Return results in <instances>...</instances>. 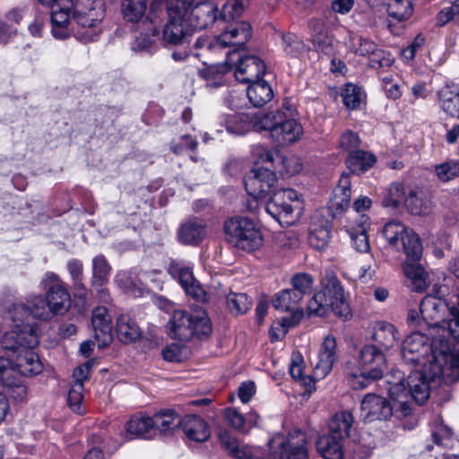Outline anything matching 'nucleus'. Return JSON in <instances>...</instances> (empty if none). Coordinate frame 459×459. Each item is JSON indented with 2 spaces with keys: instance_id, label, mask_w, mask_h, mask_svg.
I'll use <instances>...</instances> for the list:
<instances>
[{
  "instance_id": "1",
  "label": "nucleus",
  "mask_w": 459,
  "mask_h": 459,
  "mask_svg": "<svg viewBox=\"0 0 459 459\" xmlns=\"http://www.w3.org/2000/svg\"><path fill=\"white\" fill-rule=\"evenodd\" d=\"M432 341L420 332H413L403 341L402 358L407 364L441 369L437 381L443 379L447 384L459 381V342H455L447 333L437 334L429 332Z\"/></svg>"
},
{
  "instance_id": "2",
  "label": "nucleus",
  "mask_w": 459,
  "mask_h": 459,
  "mask_svg": "<svg viewBox=\"0 0 459 459\" xmlns=\"http://www.w3.org/2000/svg\"><path fill=\"white\" fill-rule=\"evenodd\" d=\"M219 439L228 453L238 459H310L305 435L301 432L288 437L275 435L268 441L266 449L249 446L225 429L219 432Z\"/></svg>"
},
{
  "instance_id": "3",
  "label": "nucleus",
  "mask_w": 459,
  "mask_h": 459,
  "mask_svg": "<svg viewBox=\"0 0 459 459\" xmlns=\"http://www.w3.org/2000/svg\"><path fill=\"white\" fill-rule=\"evenodd\" d=\"M441 369L438 367L427 368L425 371L414 370L404 380V374L396 369L386 375L387 391L390 400L399 403L401 416H410L411 402L421 405L429 397L430 385L437 382Z\"/></svg>"
},
{
  "instance_id": "4",
  "label": "nucleus",
  "mask_w": 459,
  "mask_h": 459,
  "mask_svg": "<svg viewBox=\"0 0 459 459\" xmlns=\"http://www.w3.org/2000/svg\"><path fill=\"white\" fill-rule=\"evenodd\" d=\"M382 232L390 247L402 249L405 255L403 269L411 281V290L424 291L427 288L426 272L420 264L423 247L419 235L399 221L386 222Z\"/></svg>"
},
{
  "instance_id": "5",
  "label": "nucleus",
  "mask_w": 459,
  "mask_h": 459,
  "mask_svg": "<svg viewBox=\"0 0 459 459\" xmlns=\"http://www.w3.org/2000/svg\"><path fill=\"white\" fill-rule=\"evenodd\" d=\"M39 342L38 331L31 325L17 324L12 331L4 334L2 347L5 351L13 353L15 372L24 377H33L42 371V363L33 351Z\"/></svg>"
},
{
  "instance_id": "6",
  "label": "nucleus",
  "mask_w": 459,
  "mask_h": 459,
  "mask_svg": "<svg viewBox=\"0 0 459 459\" xmlns=\"http://www.w3.org/2000/svg\"><path fill=\"white\" fill-rule=\"evenodd\" d=\"M251 35L250 24L247 22H238L227 27L218 36L223 49L233 48V50L227 53V59L224 63L209 65L201 72L203 77L207 81L208 87L217 88L223 84L222 75L231 69V55L242 49L250 39Z\"/></svg>"
},
{
  "instance_id": "7",
  "label": "nucleus",
  "mask_w": 459,
  "mask_h": 459,
  "mask_svg": "<svg viewBox=\"0 0 459 459\" xmlns=\"http://www.w3.org/2000/svg\"><path fill=\"white\" fill-rule=\"evenodd\" d=\"M359 362L363 368L351 366L346 368L348 383L354 390L365 389L374 381L381 379L387 368L384 351L373 344L361 348Z\"/></svg>"
},
{
  "instance_id": "8",
  "label": "nucleus",
  "mask_w": 459,
  "mask_h": 459,
  "mask_svg": "<svg viewBox=\"0 0 459 459\" xmlns=\"http://www.w3.org/2000/svg\"><path fill=\"white\" fill-rule=\"evenodd\" d=\"M323 289L316 291L309 299L307 311L309 316H324L330 311L345 320L350 316V307L343 297V290L338 279L333 275H327L326 282H323Z\"/></svg>"
},
{
  "instance_id": "9",
  "label": "nucleus",
  "mask_w": 459,
  "mask_h": 459,
  "mask_svg": "<svg viewBox=\"0 0 459 459\" xmlns=\"http://www.w3.org/2000/svg\"><path fill=\"white\" fill-rule=\"evenodd\" d=\"M75 35L84 42L94 41L101 32L100 24L104 18L102 0H75L71 4Z\"/></svg>"
},
{
  "instance_id": "10",
  "label": "nucleus",
  "mask_w": 459,
  "mask_h": 459,
  "mask_svg": "<svg viewBox=\"0 0 459 459\" xmlns=\"http://www.w3.org/2000/svg\"><path fill=\"white\" fill-rule=\"evenodd\" d=\"M277 110L264 114L257 119L256 129L267 130L270 136L278 145H288L298 141L303 134L302 126L296 119L290 117L292 110Z\"/></svg>"
},
{
  "instance_id": "11",
  "label": "nucleus",
  "mask_w": 459,
  "mask_h": 459,
  "mask_svg": "<svg viewBox=\"0 0 459 459\" xmlns=\"http://www.w3.org/2000/svg\"><path fill=\"white\" fill-rule=\"evenodd\" d=\"M168 325L171 338L182 342H187L194 336H208L212 333L210 319L204 311L192 314L186 310H177Z\"/></svg>"
},
{
  "instance_id": "12",
  "label": "nucleus",
  "mask_w": 459,
  "mask_h": 459,
  "mask_svg": "<svg viewBox=\"0 0 459 459\" xmlns=\"http://www.w3.org/2000/svg\"><path fill=\"white\" fill-rule=\"evenodd\" d=\"M227 241L233 247L252 252L262 247L263 235L255 221L247 217L236 216L224 223Z\"/></svg>"
},
{
  "instance_id": "13",
  "label": "nucleus",
  "mask_w": 459,
  "mask_h": 459,
  "mask_svg": "<svg viewBox=\"0 0 459 459\" xmlns=\"http://www.w3.org/2000/svg\"><path fill=\"white\" fill-rule=\"evenodd\" d=\"M446 286L433 287L432 292L424 297L420 303V315L423 321L429 327V332L437 334L443 333V329H447L448 320H444L443 316L446 310L449 311L450 303L443 299Z\"/></svg>"
},
{
  "instance_id": "14",
  "label": "nucleus",
  "mask_w": 459,
  "mask_h": 459,
  "mask_svg": "<svg viewBox=\"0 0 459 459\" xmlns=\"http://www.w3.org/2000/svg\"><path fill=\"white\" fill-rule=\"evenodd\" d=\"M299 208V194L293 189L273 191L265 204L266 212L281 225L290 224L294 221L293 212Z\"/></svg>"
},
{
  "instance_id": "15",
  "label": "nucleus",
  "mask_w": 459,
  "mask_h": 459,
  "mask_svg": "<svg viewBox=\"0 0 459 459\" xmlns=\"http://www.w3.org/2000/svg\"><path fill=\"white\" fill-rule=\"evenodd\" d=\"M402 410L399 403L388 401L386 398L370 393L367 394L360 403V418L364 421L388 420L392 416L402 420L407 416H401L397 411Z\"/></svg>"
},
{
  "instance_id": "16",
  "label": "nucleus",
  "mask_w": 459,
  "mask_h": 459,
  "mask_svg": "<svg viewBox=\"0 0 459 459\" xmlns=\"http://www.w3.org/2000/svg\"><path fill=\"white\" fill-rule=\"evenodd\" d=\"M25 314H30L32 317L45 322L56 316L47 298L40 295L30 297L26 304H12L7 311V316L14 323V326L17 324L25 325L21 318Z\"/></svg>"
},
{
  "instance_id": "17",
  "label": "nucleus",
  "mask_w": 459,
  "mask_h": 459,
  "mask_svg": "<svg viewBox=\"0 0 459 459\" xmlns=\"http://www.w3.org/2000/svg\"><path fill=\"white\" fill-rule=\"evenodd\" d=\"M42 284L46 298L56 315H64L71 306V298L65 283L54 273H46Z\"/></svg>"
},
{
  "instance_id": "18",
  "label": "nucleus",
  "mask_w": 459,
  "mask_h": 459,
  "mask_svg": "<svg viewBox=\"0 0 459 459\" xmlns=\"http://www.w3.org/2000/svg\"><path fill=\"white\" fill-rule=\"evenodd\" d=\"M276 182L275 173L270 168L263 166L254 168L244 179L247 194L256 200L264 199L269 195Z\"/></svg>"
},
{
  "instance_id": "19",
  "label": "nucleus",
  "mask_w": 459,
  "mask_h": 459,
  "mask_svg": "<svg viewBox=\"0 0 459 459\" xmlns=\"http://www.w3.org/2000/svg\"><path fill=\"white\" fill-rule=\"evenodd\" d=\"M192 0H153L147 19L152 24L160 23L173 15L187 13Z\"/></svg>"
},
{
  "instance_id": "20",
  "label": "nucleus",
  "mask_w": 459,
  "mask_h": 459,
  "mask_svg": "<svg viewBox=\"0 0 459 459\" xmlns=\"http://www.w3.org/2000/svg\"><path fill=\"white\" fill-rule=\"evenodd\" d=\"M168 273L177 279L186 292L194 299L202 300L205 292L193 274L192 267L183 261L173 260L169 263Z\"/></svg>"
},
{
  "instance_id": "21",
  "label": "nucleus",
  "mask_w": 459,
  "mask_h": 459,
  "mask_svg": "<svg viewBox=\"0 0 459 459\" xmlns=\"http://www.w3.org/2000/svg\"><path fill=\"white\" fill-rule=\"evenodd\" d=\"M266 66L264 61L256 56H241L235 68V77L242 83L255 82L264 76Z\"/></svg>"
},
{
  "instance_id": "22",
  "label": "nucleus",
  "mask_w": 459,
  "mask_h": 459,
  "mask_svg": "<svg viewBox=\"0 0 459 459\" xmlns=\"http://www.w3.org/2000/svg\"><path fill=\"white\" fill-rule=\"evenodd\" d=\"M218 9L209 2L198 3L188 9L186 21L190 29L204 30L217 20Z\"/></svg>"
},
{
  "instance_id": "23",
  "label": "nucleus",
  "mask_w": 459,
  "mask_h": 459,
  "mask_svg": "<svg viewBox=\"0 0 459 459\" xmlns=\"http://www.w3.org/2000/svg\"><path fill=\"white\" fill-rule=\"evenodd\" d=\"M187 13H179L168 19L162 29V41L166 45H178L186 39L191 30L187 21Z\"/></svg>"
},
{
  "instance_id": "24",
  "label": "nucleus",
  "mask_w": 459,
  "mask_h": 459,
  "mask_svg": "<svg viewBox=\"0 0 459 459\" xmlns=\"http://www.w3.org/2000/svg\"><path fill=\"white\" fill-rule=\"evenodd\" d=\"M91 324L94 338L100 348L108 346L113 340L111 318L105 307H98L92 312Z\"/></svg>"
},
{
  "instance_id": "25",
  "label": "nucleus",
  "mask_w": 459,
  "mask_h": 459,
  "mask_svg": "<svg viewBox=\"0 0 459 459\" xmlns=\"http://www.w3.org/2000/svg\"><path fill=\"white\" fill-rule=\"evenodd\" d=\"M341 436L323 435L316 441V449L324 459H354L343 447Z\"/></svg>"
},
{
  "instance_id": "26",
  "label": "nucleus",
  "mask_w": 459,
  "mask_h": 459,
  "mask_svg": "<svg viewBox=\"0 0 459 459\" xmlns=\"http://www.w3.org/2000/svg\"><path fill=\"white\" fill-rule=\"evenodd\" d=\"M206 236V225L198 218L185 221L178 230V241L184 245H198Z\"/></svg>"
},
{
  "instance_id": "27",
  "label": "nucleus",
  "mask_w": 459,
  "mask_h": 459,
  "mask_svg": "<svg viewBox=\"0 0 459 459\" xmlns=\"http://www.w3.org/2000/svg\"><path fill=\"white\" fill-rule=\"evenodd\" d=\"M255 124L253 115L247 113H235L221 117V125L233 135H243L248 133L253 127L256 128Z\"/></svg>"
},
{
  "instance_id": "28",
  "label": "nucleus",
  "mask_w": 459,
  "mask_h": 459,
  "mask_svg": "<svg viewBox=\"0 0 459 459\" xmlns=\"http://www.w3.org/2000/svg\"><path fill=\"white\" fill-rule=\"evenodd\" d=\"M185 435L190 440L204 442L210 437V430L206 421L197 415H188L182 420Z\"/></svg>"
},
{
  "instance_id": "29",
  "label": "nucleus",
  "mask_w": 459,
  "mask_h": 459,
  "mask_svg": "<svg viewBox=\"0 0 459 459\" xmlns=\"http://www.w3.org/2000/svg\"><path fill=\"white\" fill-rule=\"evenodd\" d=\"M336 360V340L333 335H327L319 351L316 369L321 371L323 376H326L332 370Z\"/></svg>"
},
{
  "instance_id": "30",
  "label": "nucleus",
  "mask_w": 459,
  "mask_h": 459,
  "mask_svg": "<svg viewBox=\"0 0 459 459\" xmlns=\"http://www.w3.org/2000/svg\"><path fill=\"white\" fill-rule=\"evenodd\" d=\"M115 329L118 340L126 344L136 342L142 336L138 324L129 315L119 316Z\"/></svg>"
},
{
  "instance_id": "31",
  "label": "nucleus",
  "mask_w": 459,
  "mask_h": 459,
  "mask_svg": "<svg viewBox=\"0 0 459 459\" xmlns=\"http://www.w3.org/2000/svg\"><path fill=\"white\" fill-rule=\"evenodd\" d=\"M408 212L415 216H426L432 211V204L426 193L421 189L409 192L404 200Z\"/></svg>"
},
{
  "instance_id": "32",
  "label": "nucleus",
  "mask_w": 459,
  "mask_h": 459,
  "mask_svg": "<svg viewBox=\"0 0 459 459\" xmlns=\"http://www.w3.org/2000/svg\"><path fill=\"white\" fill-rule=\"evenodd\" d=\"M373 340L383 351L389 350L398 342L397 330L390 323L378 322L374 328Z\"/></svg>"
},
{
  "instance_id": "33",
  "label": "nucleus",
  "mask_w": 459,
  "mask_h": 459,
  "mask_svg": "<svg viewBox=\"0 0 459 459\" xmlns=\"http://www.w3.org/2000/svg\"><path fill=\"white\" fill-rule=\"evenodd\" d=\"M376 161L377 158L374 154L359 149L351 152L345 160L347 168L353 174H360L367 171L374 166Z\"/></svg>"
},
{
  "instance_id": "34",
  "label": "nucleus",
  "mask_w": 459,
  "mask_h": 459,
  "mask_svg": "<svg viewBox=\"0 0 459 459\" xmlns=\"http://www.w3.org/2000/svg\"><path fill=\"white\" fill-rule=\"evenodd\" d=\"M247 95L254 107H262L273 99V92L270 84L260 79L249 84Z\"/></svg>"
},
{
  "instance_id": "35",
  "label": "nucleus",
  "mask_w": 459,
  "mask_h": 459,
  "mask_svg": "<svg viewBox=\"0 0 459 459\" xmlns=\"http://www.w3.org/2000/svg\"><path fill=\"white\" fill-rule=\"evenodd\" d=\"M353 422L354 418L351 411H338L331 418L329 421L328 434L332 436H341V438L345 439L349 436Z\"/></svg>"
},
{
  "instance_id": "36",
  "label": "nucleus",
  "mask_w": 459,
  "mask_h": 459,
  "mask_svg": "<svg viewBox=\"0 0 459 459\" xmlns=\"http://www.w3.org/2000/svg\"><path fill=\"white\" fill-rule=\"evenodd\" d=\"M438 96L442 110L452 117H459V88L446 85L439 91Z\"/></svg>"
},
{
  "instance_id": "37",
  "label": "nucleus",
  "mask_w": 459,
  "mask_h": 459,
  "mask_svg": "<svg viewBox=\"0 0 459 459\" xmlns=\"http://www.w3.org/2000/svg\"><path fill=\"white\" fill-rule=\"evenodd\" d=\"M351 180L347 174H342L338 186L333 190V195L331 199V205L336 210L343 211L351 203Z\"/></svg>"
},
{
  "instance_id": "38",
  "label": "nucleus",
  "mask_w": 459,
  "mask_h": 459,
  "mask_svg": "<svg viewBox=\"0 0 459 459\" xmlns=\"http://www.w3.org/2000/svg\"><path fill=\"white\" fill-rule=\"evenodd\" d=\"M125 429L132 437L148 438V433L153 429V421L151 417L134 415L126 423Z\"/></svg>"
},
{
  "instance_id": "39",
  "label": "nucleus",
  "mask_w": 459,
  "mask_h": 459,
  "mask_svg": "<svg viewBox=\"0 0 459 459\" xmlns=\"http://www.w3.org/2000/svg\"><path fill=\"white\" fill-rule=\"evenodd\" d=\"M151 419L153 421V429H157L160 433L174 430L182 424V420L174 410L160 411Z\"/></svg>"
},
{
  "instance_id": "40",
  "label": "nucleus",
  "mask_w": 459,
  "mask_h": 459,
  "mask_svg": "<svg viewBox=\"0 0 459 459\" xmlns=\"http://www.w3.org/2000/svg\"><path fill=\"white\" fill-rule=\"evenodd\" d=\"M51 23L52 26H72V30L76 32L74 22L73 21V12L71 4L66 2H58L52 5Z\"/></svg>"
},
{
  "instance_id": "41",
  "label": "nucleus",
  "mask_w": 459,
  "mask_h": 459,
  "mask_svg": "<svg viewBox=\"0 0 459 459\" xmlns=\"http://www.w3.org/2000/svg\"><path fill=\"white\" fill-rule=\"evenodd\" d=\"M385 8L388 16L397 22L407 21L413 13L411 0H387Z\"/></svg>"
},
{
  "instance_id": "42",
  "label": "nucleus",
  "mask_w": 459,
  "mask_h": 459,
  "mask_svg": "<svg viewBox=\"0 0 459 459\" xmlns=\"http://www.w3.org/2000/svg\"><path fill=\"white\" fill-rule=\"evenodd\" d=\"M111 266L103 255H99L92 259L91 285L94 288L106 285L109 281Z\"/></svg>"
},
{
  "instance_id": "43",
  "label": "nucleus",
  "mask_w": 459,
  "mask_h": 459,
  "mask_svg": "<svg viewBox=\"0 0 459 459\" xmlns=\"http://www.w3.org/2000/svg\"><path fill=\"white\" fill-rule=\"evenodd\" d=\"M146 0H122L121 12L129 22H138L146 13Z\"/></svg>"
},
{
  "instance_id": "44",
  "label": "nucleus",
  "mask_w": 459,
  "mask_h": 459,
  "mask_svg": "<svg viewBox=\"0 0 459 459\" xmlns=\"http://www.w3.org/2000/svg\"><path fill=\"white\" fill-rule=\"evenodd\" d=\"M221 50H223V48L222 46H221L218 36L212 38L200 37L195 40L193 46V55L197 58L207 56L210 54H216Z\"/></svg>"
},
{
  "instance_id": "45",
  "label": "nucleus",
  "mask_w": 459,
  "mask_h": 459,
  "mask_svg": "<svg viewBox=\"0 0 459 459\" xmlns=\"http://www.w3.org/2000/svg\"><path fill=\"white\" fill-rule=\"evenodd\" d=\"M301 300V298L292 289H286L275 294L273 305L277 310L294 311Z\"/></svg>"
},
{
  "instance_id": "46",
  "label": "nucleus",
  "mask_w": 459,
  "mask_h": 459,
  "mask_svg": "<svg viewBox=\"0 0 459 459\" xmlns=\"http://www.w3.org/2000/svg\"><path fill=\"white\" fill-rule=\"evenodd\" d=\"M281 48L287 56L299 57L306 51V45L296 34L288 32L281 34Z\"/></svg>"
},
{
  "instance_id": "47",
  "label": "nucleus",
  "mask_w": 459,
  "mask_h": 459,
  "mask_svg": "<svg viewBox=\"0 0 459 459\" xmlns=\"http://www.w3.org/2000/svg\"><path fill=\"white\" fill-rule=\"evenodd\" d=\"M449 314L452 316L446 324L447 329H443L444 333L451 335L455 342H459V292L449 300Z\"/></svg>"
},
{
  "instance_id": "48",
  "label": "nucleus",
  "mask_w": 459,
  "mask_h": 459,
  "mask_svg": "<svg viewBox=\"0 0 459 459\" xmlns=\"http://www.w3.org/2000/svg\"><path fill=\"white\" fill-rule=\"evenodd\" d=\"M250 0H228L221 12V19L225 22L233 21L242 15L248 7Z\"/></svg>"
},
{
  "instance_id": "49",
  "label": "nucleus",
  "mask_w": 459,
  "mask_h": 459,
  "mask_svg": "<svg viewBox=\"0 0 459 459\" xmlns=\"http://www.w3.org/2000/svg\"><path fill=\"white\" fill-rule=\"evenodd\" d=\"M330 238V227L328 225H324L311 229L308 242L314 249L324 250L328 246Z\"/></svg>"
},
{
  "instance_id": "50",
  "label": "nucleus",
  "mask_w": 459,
  "mask_h": 459,
  "mask_svg": "<svg viewBox=\"0 0 459 459\" xmlns=\"http://www.w3.org/2000/svg\"><path fill=\"white\" fill-rule=\"evenodd\" d=\"M290 283L293 291L303 299L305 295L312 291L314 279L309 273H298L291 277Z\"/></svg>"
},
{
  "instance_id": "51",
  "label": "nucleus",
  "mask_w": 459,
  "mask_h": 459,
  "mask_svg": "<svg viewBox=\"0 0 459 459\" xmlns=\"http://www.w3.org/2000/svg\"><path fill=\"white\" fill-rule=\"evenodd\" d=\"M227 306L232 314H244L250 308L251 300L245 293H230L227 296Z\"/></svg>"
},
{
  "instance_id": "52",
  "label": "nucleus",
  "mask_w": 459,
  "mask_h": 459,
  "mask_svg": "<svg viewBox=\"0 0 459 459\" xmlns=\"http://www.w3.org/2000/svg\"><path fill=\"white\" fill-rule=\"evenodd\" d=\"M349 235L353 247L359 252H368L370 249L367 228L364 224L351 229Z\"/></svg>"
},
{
  "instance_id": "53",
  "label": "nucleus",
  "mask_w": 459,
  "mask_h": 459,
  "mask_svg": "<svg viewBox=\"0 0 459 459\" xmlns=\"http://www.w3.org/2000/svg\"><path fill=\"white\" fill-rule=\"evenodd\" d=\"M405 192L403 184L393 183L389 186L385 196L383 199V204L386 207L397 208L402 203L404 204Z\"/></svg>"
},
{
  "instance_id": "54",
  "label": "nucleus",
  "mask_w": 459,
  "mask_h": 459,
  "mask_svg": "<svg viewBox=\"0 0 459 459\" xmlns=\"http://www.w3.org/2000/svg\"><path fill=\"white\" fill-rule=\"evenodd\" d=\"M432 443L439 447L452 448L455 445V438L451 429L444 425H439L431 433Z\"/></svg>"
},
{
  "instance_id": "55",
  "label": "nucleus",
  "mask_w": 459,
  "mask_h": 459,
  "mask_svg": "<svg viewBox=\"0 0 459 459\" xmlns=\"http://www.w3.org/2000/svg\"><path fill=\"white\" fill-rule=\"evenodd\" d=\"M67 270L72 278L73 284L74 289L77 291H82V293H78L80 297L84 296L86 292L85 286L82 282L83 273H82V264L81 261L76 259H72L67 263Z\"/></svg>"
},
{
  "instance_id": "56",
  "label": "nucleus",
  "mask_w": 459,
  "mask_h": 459,
  "mask_svg": "<svg viewBox=\"0 0 459 459\" xmlns=\"http://www.w3.org/2000/svg\"><path fill=\"white\" fill-rule=\"evenodd\" d=\"M436 175L444 181H449L459 176V160H449L436 166Z\"/></svg>"
},
{
  "instance_id": "57",
  "label": "nucleus",
  "mask_w": 459,
  "mask_h": 459,
  "mask_svg": "<svg viewBox=\"0 0 459 459\" xmlns=\"http://www.w3.org/2000/svg\"><path fill=\"white\" fill-rule=\"evenodd\" d=\"M344 105L351 109L357 108L361 101L359 88L353 84H347L342 93Z\"/></svg>"
},
{
  "instance_id": "58",
  "label": "nucleus",
  "mask_w": 459,
  "mask_h": 459,
  "mask_svg": "<svg viewBox=\"0 0 459 459\" xmlns=\"http://www.w3.org/2000/svg\"><path fill=\"white\" fill-rule=\"evenodd\" d=\"M369 65L374 69H379L383 67H389L394 63V57L392 55L379 48H377L368 57Z\"/></svg>"
},
{
  "instance_id": "59",
  "label": "nucleus",
  "mask_w": 459,
  "mask_h": 459,
  "mask_svg": "<svg viewBox=\"0 0 459 459\" xmlns=\"http://www.w3.org/2000/svg\"><path fill=\"white\" fill-rule=\"evenodd\" d=\"M159 36L160 30L154 26L152 36L141 34L132 44V49L135 52L150 51Z\"/></svg>"
},
{
  "instance_id": "60",
  "label": "nucleus",
  "mask_w": 459,
  "mask_h": 459,
  "mask_svg": "<svg viewBox=\"0 0 459 459\" xmlns=\"http://www.w3.org/2000/svg\"><path fill=\"white\" fill-rule=\"evenodd\" d=\"M83 384L74 383L68 392L67 402L69 406L78 413L82 412L81 403L83 399Z\"/></svg>"
},
{
  "instance_id": "61",
  "label": "nucleus",
  "mask_w": 459,
  "mask_h": 459,
  "mask_svg": "<svg viewBox=\"0 0 459 459\" xmlns=\"http://www.w3.org/2000/svg\"><path fill=\"white\" fill-rule=\"evenodd\" d=\"M352 48L355 54L369 57L378 47L374 41L359 36L353 39Z\"/></svg>"
},
{
  "instance_id": "62",
  "label": "nucleus",
  "mask_w": 459,
  "mask_h": 459,
  "mask_svg": "<svg viewBox=\"0 0 459 459\" xmlns=\"http://www.w3.org/2000/svg\"><path fill=\"white\" fill-rule=\"evenodd\" d=\"M12 359L0 357V381L4 385H12V377L15 373L13 367V353L11 354Z\"/></svg>"
},
{
  "instance_id": "63",
  "label": "nucleus",
  "mask_w": 459,
  "mask_h": 459,
  "mask_svg": "<svg viewBox=\"0 0 459 459\" xmlns=\"http://www.w3.org/2000/svg\"><path fill=\"white\" fill-rule=\"evenodd\" d=\"M339 144L342 149L350 154L351 152L358 150L360 140L356 133L348 130L341 135Z\"/></svg>"
},
{
  "instance_id": "64",
  "label": "nucleus",
  "mask_w": 459,
  "mask_h": 459,
  "mask_svg": "<svg viewBox=\"0 0 459 459\" xmlns=\"http://www.w3.org/2000/svg\"><path fill=\"white\" fill-rule=\"evenodd\" d=\"M197 145L198 142L196 139L188 134H185L181 136L178 142L172 141L170 143V149L175 154L179 155L186 149L195 150Z\"/></svg>"
}]
</instances>
